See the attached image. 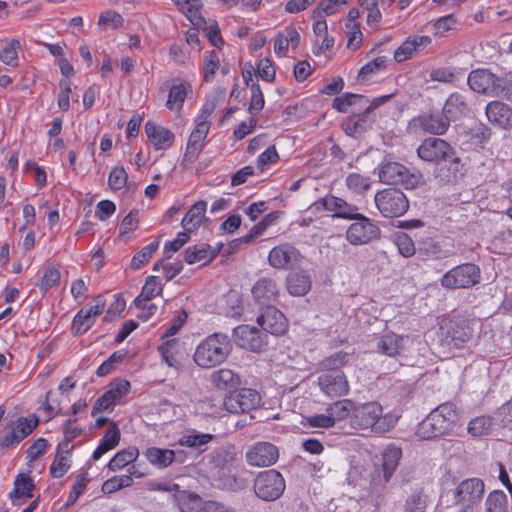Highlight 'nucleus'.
<instances>
[{"label":"nucleus","mask_w":512,"mask_h":512,"mask_svg":"<svg viewBox=\"0 0 512 512\" xmlns=\"http://www.w3.org/2000/svg\"><path fill=\"white\" fill-rule=\"evenodd\" d=\"M232 349L233 344L228 335L213 333L197 345L193 359L200 368H214L227 360Z\"/></svg>","instance_id":"nucleus-1"},{"label":"nucleus","mask_w":512,"mask_h":512,"mask_svg":"<svg viewBox=\"0 0 512 512\" xmlns=\"http://www.w3.org/2000/svg\"><path fill=\"white\" fill-rule=\"evenodd\" d=\"M457 421L458 413L455 405L441 404L419 423L416 435L423 440L441 436L452 430Z\"/></svg>","instance_id":"nucleus-2"},{"label":"nucleus","mask_w":512,"mask_h":512,"mask_svg":"<svg viewBox=\"0 0 512 512\" xmlns=\"http://www.w3.org/2000/svg\"><path fill=\"white\" fill-rule=\"evenodd\" d=\"M474 334L471 322L462 317L444 318L440 322L438 340L440 345L452 351L464 348Z\"/></svg>","instance_id":"nucleus-3"},{"label":"nucleus","mask_w":512,"mask_h":512,"mask_svg":"<svg viewBox=\"0 0 512 512\" xmlns=\"http://www.w3.org/2000/svg\"><path fill=\"white\" fill-rule=\"evenodd\" d=\"M448 120L439 112H424L413 117L407 126L410 134L443 135L449 128Z\"/></svg>","instance_id":"nucleus-4"},{"label":"nucleus","mask_w":512,"mask_h":512,"mask_svg":"<svg viewBox=\"0 0 512 512\" xmlns=\"http://www.w3.org/2000/svg\"><path fill=\"white\" fill-rule=\"evenodd\" d=\"M375 204L384 217H399L409 208L405 194L394 188L384 189L376 193Z\"/></svg>","instance_id":"nucleus-5"},{"label":"nucleus","mask_w":512,"mask_h":512,"mask_svg":"<svg viewBox=\"0 0 512 512\" xmlns=\"http://www.w3.org/2000/svg\"><path fill=\"white\" fill-rule=\"evenodd\" d=\"M480 269L472 263L459 265L441 278V285L448 289L469 288L479 282Z\"/></svg>","instance_id":"nucleus-6"},{"label":"nucleus","mask_w":512,"mask_h":512,"mask_svg":"<svg viewBox=\"0 0 512 512\" xmlns=\"http://www.w3.org/2000/svg\"><path fill=\"white\" fill-rule=\"evenodd\" d=\"M254 490L265 501L276 500L285 490L284 478L274 469L261 472L255 479Z\"/></svg>","instance_id":"nucleus-7"},{"label":"nucleus","mask_w":512,"mask_h":512,"mask_svg":"<svg viewBox=\"0 0 512 512\" xmlns=\"http://www.w3.org/2000/svg\"><path fill=\"white\" fill-rule=\"evenodd\" d=\"M357 216L352 219L355 220L346 231L347 241L354 245L360 246L370 243L378 239L380 236V229L369 218L357 213Z\"/></svg>","instance_id":"nucleus-8"},{"label":"nucleus","mask_w":512,"mask_h":512,"mask_svg":"<svg viewBox=\"0 0 512 512\" xmlns=\"http://www.w3.org/2000/svg\"><path fill=\"white\" fill-rule=\"evenodd\" d=\"M417 154L423 161L439 163L452 160L455 152L447 141L441 138L428 137L417 148Z\"/></svg>","instance_id":"nucleus-9"},{"label":"nucleus","mask_w":512,"mask_h":512,"mask_svg":"<svg viewBox=\"0 0 512 512\" xmlns=\"http://www.w3.org/2000/svg\"><path fill=\"white\" fill-rule=\"evenodd\" d=\"M260 395L254 389L243 388L231 392L224 398V408L232 414L249 413L260 404Z\"/></svg>","instance_id":"nucleus-10"},{"label":"nucleus","mask_w":512,"mask_h":512,"mask_svg":"<svg viewBox=\"0 0 512 512\" xmlns=\"http://www.w3.org/2000/svg\"><path fill=\"white\" fill-rule=\"evenodd\" d=\"M304 256L289 243H283L272 248L268 255L271 267L278 270L294 269L301 265Z\"/></svg>","instance_id":"nucleus-11"},{"label":"nucleus","mask_w":512,"mask_h":512,"mask_svg":"<svg viewBox=\"0 0 512 512\" xmlns=\"http://www.w3.org/2000/svg\"><path fill=\"white\" fill-rule=\"evenodd\" d=\"M318 385L321 392L330 398L346 396L350 390L346 375L339 369H329L320 374Z\"/></svg>","instance_id":"nucleus-12"},{"label":"nucleus","mask_w":512,"mask_h":512,"mask_svg":"<svg viewBox=\"0 0 512 512\" xmlns=\"http://www.w3.org/2000/svg\"><path fill=\"white\" fill-rule=\"evenodd\" d=\"M484 492L485 485L480 478H468L455 488L454 498L457 504L472 507L481 501Z\"/></svg>","instance_id":"nucleus-13"},{"label":"nucleus","mask_w":512,"mask_h":512,"mask_svg":"<svg viewBox=\"0 0 512 512\" xmlns=\"http://www.w3.org/2000/svg\"><path fill=\"white\" fill-rule=\"evenodd\" d=\"M249 465L267 467L276 463L279 453L275 445L269 442H258L248 448L245 454Z\"/></svg>","instance_id":"nucleus-14"},{"label":"nucleus","mask_w":512,"mask_h":512,"mask_svg":"<svg viewBox=\"0 0 512 512\" xmlns=\"http://www.w3.org/2000/svg\"><path fill=\"white\" fill-rule=\"evenodd\" d=\"M210 130V122L195 121V128L190 134L182 163L193 164L204 148V141Z\"/></svg>","instance_id":"nucleus-15"},{"label":"nucleus","mask_w":512,"mask_h":512,"mask_svg":"<svg viewBox=\"0 0 512 512\" xmlns=\"http://www.w3.org/2000/svg\"><path fill=\"white\" fill-rule=\"evenodd\" d=\"M311 208L315 211H330L333 212V217L351 219L357 212V207L347 203L345 200L327 195L315 201Z\"/></svg>","instance_id":"nucleus-16"},{"label":"nucleus","mask_w":512,"mask_h":512,"mask_svg":"<svg viewBox=\"0 0 512 512\" xmlns=\"http://www.w3.org/2000/svg\"><path fill=\"white\" fill-rule=\"evenodd\" d=\"M105 308V300L97 296L93 304L89 307H83L74 317L72 323V333L81 335L85 333L95 322L96 317L102 313Z\"/></svg>","instance_id":"nucleus-17"},{"label":"nucleus","mask_w":512,"mask_h":512,"mask_svg":"<svg viewBox=\"0 0 512 512\" xmlns=\"http://www.w3.org/2000/svg\"><path fill=\"white\" fill-rule=\"evenodd\" d=\"M234 341L237 346L253 352H260L266 341L263 334L255 327L240 325L233 330Z\"/></svg>","instance_id":"nucleus-18"},{"label":"nucleus","mask_w":512,"mask_h":512,"mask_svg":"<svg viewBox=\"0 0 512 512\" xmlns=\"http://www.w3.org/2000/svg\"><path fill=\"white\" fill-rule=\"evenodd\" d=\"M410 342L409 336L388 332L377 339L375 351L389 357H395L406 351Z\"/></svg>","instance_id":"nucleus-19"},{"label":"nucleus","mask_w":512,"mask_h":512,"mask_svg":"<svg viewBox=\"0 0 512 512\" xmlns=\"http://www.w3.org/2000/svg\"><path fill=\"white\" fill-rule=\"evenodd\" d=\"M257 323L264 331L276 336L284 334L287 330L284 314L273 306L267 307L265 312L257 318Z\"/></svg>","instance_id":"nucleus-20"},{"label":"nucleus","mask_w":512,"mask_h":512,"mask_svg":"<svg viewBox=\"0 0 512 512\" xmlns=\"http://www.w3.org/2000/svg\"><path fill=\"white\" fill-rule=\"evenodd\" d=\"M487 119L495 126L503 129L512 127V108L500 101H491L485 110Z\"/></svg>","instance_id":"nucleus-21"},{"label":"nucleus","mask_w":512,"mask_h":512,"mask_svg":"<svg viewBox=\"0 0 512 512\" xmlns=\"http://www.w3.org/2000/svg\"><path fill=\"white\" fill-rule=\"evenodd\" d=\"M252 294L259 304H269L277 300L279 287L274 279L263 277L253 285Z\"/></svg>","instance_id":"nucleus-22"},{"label":"nucleus","mask_w":512,"mask_h":512,"mask_svg":"<svg viewBox=\"0 0 512 512\" xmlns=\"http://www.w3.org/2000/svg\"><path fill=\"white\" fill-rule=\"evenodd\" d=\"M382 413L383 408L379 403L369 402L355 407L354 418L359 427L373 430L377 419Z\"/></svg>","instance_id":"nucleus-23"},{"label":"nucleus","mask_w":512,"mask_h":512,"mask_svg":"<svg viewBox=\"0 0 512 512\" xmlns=\"http://www.w3.org/2000/svg\"><path fill=\"white\" fill-rule=\"evenodd\" d=\"M145 132L150 144L156 150L168 149L173 144L174 134L165 127L157 126L148 121L145 124Z\"/></svg>","instance_id":"nucleus-24"},{"label":"nucleus","mask_w":512,"mask_h":512,"mask_svg":"<svg viewBox=\"0 0 512 512\" xmlns=\"http://www.w3.org/2000/svg\"><path fill=\"white\" fill-rule=\"evenodd\" d=\"M494 81H496V75L485 69L474 70L468 76V85L473 91L489 96L494 91Z\"/></svg>","instance_id":"nucleus-25"},{"label":"nucleus","mask_w":512,"mask_h":512,"mask_svg":"<svg viewBox=\"0 0 512 512\" xmlns=\"http://www.w3.org/2000/svg\"><path fill=\"white\" fill-rule=\"evenodd\" d=\"M34 489L35 484L29 475L23 473L18 474L14 480V489L9 493L12 504L20 506L23 503L21 499L26 500L32 498Z\"/></svg>","instance_id":"nucleus-26"},{"label":"nucleus","mask_w":512,"mask_h":512,"mask_svg":"<svg viewBox=\"0 0 512 512\" xmlns=\"http://www.w3.org/2000/svg\"><path fill=\"white\" fill-rule=\"evenodd\" d=\"M431 42L429 36L413 35L409 36L394 52V59L397 62H403L412 57L420 48L426 47Z\"/></svg>","instance_id":"nucleus-27"},{"label":"nucleus","mask_w":512,"mask_h":512,"mask_svg":"<svg viewBox=\"0 0 512 512\" xmlns=\"http://www.w3.org/2000/svg\"><path fill=\"white\" fill-rule=\"evenodd\" d=\"M210 463L219 469L230 470L239 464L238 453L235 446L227 445L212 452Z\"/></svg>","instance_id":"nucleus-28"},{"label":"nucleus","mask_w":512,"mask_h":512,"mask_svg":"<svg viewBox=\"0 0 512 512\" xmlns=\"http://www.w3.org/2000/svg\"><path fill=\"white\" fill-rule=\"evenodd\" d=\"M408 171L407 169L395 162L383 164L379 171V179L386 184L398 185L408 184Z\"/></svg>","instance_id":"nucleus-29"},{"label":"nucleus","mask_w":512,"mask_h":512,"mask_svg":"<svg viewBox=\"0 0 512 512\" xmlns=\"http://www.w3.org/2000/svg\"><path fill=\"white\" fill-rule=\"evenodd\" d=\"M468 110L469 108L465 97L459 93H453L447 98L442 109V114L450 124L451 121H455L466 115Z\"/></svg>","instance_id":"nucleus-30"},{"label":"nucleus","mask_w":512,"mask_h":512,"mask_svg":"<svg viewBox=\"0 0 512 512\" xmlns=\"http://www.w3.org/2000/svg\"><path fill=\"white\" fill-rule=\"evenodd\" d=\"M192 92V87L188 82L176 81L169 89L168 99L166 101V108L170 111L179 112L185 99L189 93Z\"/></svg>","instance_id":"nucleus-31"},{"label":"nucleus","mask_w":512,"mask_h":512,"mask_svg":"<svg viewBox=\"0 0 512 512\" xmlns=\"http://www.w3.org/2000/svg\"><path fill=\"white\" fill-rule=\"evenodd\" d=\"M173 500L181 512H204L206 505L197 494L184 490L173 493Z\"/></svg>","instance_id":"nucleus-32"},{"label":"nucleus","mask_w":512,"mask_h":512,"mask_svg":"<svg viewBox=\"0 0 512 512\" xmlns=\"http://www.w3.org/2000/svg\"><path fill=\"white\" fill-rule=\"evenodd\" d=\"M310 275L305 271L290 273L286 278L288 292L293 296H304L311 289Z\"/></svg>","instance_id":"nucleus-33"},{"label":"nucleus","mask_w":512,"mask_h":512,"mask_svg":"<svg viewBox=\"0 0 512 512\" xmlns=\"http://www.w3.org/2000/svg\"><path fill=\"white\" fill-rule=\"evenodd\" d=\"M120 429L117 424L111 422L109 428L107 429L105 435L101 439L98 447L92 454V459L94 461L99 460L105 453L114 449L120 442Z\"/></svg>","instance_id":"nucleus-34"},{"label":"nucleus","mask_w":512,"mask_h":512,"mask_svg":"<svg viewBox=\"0 0 512 512\" xmlns=\"http://www.w3.org/2000/svg\"><path fill=\"white\" fill-rule=\"evenodd\" d=\"M206 209V201L200 200L196 202L182 219L181 225L183 229L190 232L196 230L205 218Z\"/></svg>","instance_id":"nucleus-35"},{"label":"nucleus","mask_w":512,"mask_h":512,"mask_svg":"<svg viewBox=\"0 0 512 512\" xmlns=\"http://www.w3.org/2000/svg\"><path fill=\"white\" fill-rule=\"evenodd\" d=\"M402 457V450L396 445H389L382 453V467L385 482H388L399 465Z\"/></svg>","instance_id":"nucleus-36"},{"label":"nucleus","mask_w":512,"mask_h":512,"mask_svg":"<svg viewBox=\"0 0 512 512\" xmlns=\"http://www.w3.org/2000/svg\"><path fill=\"white\" fill-rule=\"evenodd\" d=\"M218 251L216 249L211 248L207 244H199L193 247H189L185 251V261L188 264H195L198 262L208 263L213 260Z\"/></svg>","instance_id":"nucleus-37"},{"label":"nucleus","mask_w":512,"mask_h":512,"mask_svg":"<svg viewBox=\"0 0 512 512\" xmlns=\"http://www.w3.org/2000/svg\"><path fill=\"white\" fill-rule=\"evenodd\" d=\"M210 378L213 385L221 390L234 388L240 383V377L231 369L226 368L214 371Z\"/></svg>","instance_id":"nucleus-38"},{"label":"nucleus","mask_w":512,"mask_h":512,"mask_svg":"<svg viewBox=\"0 0 512 512\" xmlns=\"http://www.w3.org/2000/svg\"><path fill=\"white\" fill-rule=\"evenodd\" d=\"M145 457L152 465L166 468L173 463L175 452L170 449L150 447L145 451Z\"/></svg>","instance_id":"nucleus-39"},{"label":"nucleus","mask_w":512,"mask_h":512,"mask_svg":"<svg viewBox=\"0 0 512 512\" xmlns=\"http://www.w3.org/2000/svg\"><path fill=\"white\" fill-rule=\"evenodd\" d=\"M162 292V286L157 277L149 276L141 290V293L135 298L136 307H144L145 301H150Z\"/></svg>","instance_id":"nucleus-40"},{"label":"nucleus","mask_w":512,"mask_h":512,"mask_svg":"<svg viewBox=\"0 0 512 512\" xmlns=\"http://www.w3.org/2000/svg\"><path fill=\"white\" fill-rule=\"evenodd\" d=\"M214 438V435L209 433H201L197 430L189 431L181 436L179 444L181 446L202 450Z\"/></svg>","instance_id":"nucleus-41"},{"label":"nucleus","mask_w":512,"mask_h":512,"mask_svg":"<svg viewBox=\"0 0 512 512\" xmlns=\"http://www.w3.org/2000/svg\"><path fill=\"white\" fill-rule=\"evenodd\" d=\"M355 403L350 399L336 401L329 405L326 412L333 417V423L346 419L352 412H355Z\"/></svg>","instance_id":"nucleus-42"},{"label":"nucleus","mask_w":512,"mask_h":512,"mask_svg":"<svg viewBox=\"0 0 512 512\" xmlns=\"http://www.w3.org/2000/svg\"><path fill=\"white\" fill-rule=\"evenodd\" d=\"M61 279V264L49 263L43 272V276L39 283V288L42 293H46L50 288L60 282Z\"/></svg>","instance_id":"nucleus-43"},{"label":"nucleus","mask_w":512,"mask_h":512,"mask_svg":"<svg viewBox=\"0 0 512 512\" xmlns=\"http://www.w3.org/2000/svg\"><path fill=\"white\" fill-rule=\"evenodd\" d=\"M508 499L501 490H494L489 493L485 501L486 512H509Z\"/></svg>","instance_id":"nucleus-44"},{"label":"nucleus","mask_w":512,"mask_h":512,"mask_svg":"<svg viewBox=\"0 0 512 512\" xmlns=\"http://www.w3.org/2000/svg\"><path fill=\"white\" fill-rule=\"evenodd\" d=\"M138 456L139 451L137 448L121 450L109 461L108 468L111 471L122 469L128 464L134 462Z\"/></svg>","instance_id":"nucleus-45"},{"label":"nucleus","mask_w":512,"mask_h":512,"mask_svg":"<svg viewBox=\"0 0 512 512\" xmlns=\"http://www.w3.org/2000/svg\"><path fill=\"white\" fill-rule=\"evenodd\" d=\"M493 427V420L488 416H479L472 419L468 424V433L473 437L488 435Z\"/></svg>","instance_id":"nucleus-46"},{"label":"nucleus","mask_w":512,"mask_h":512,"mask_svg":"<svg viewBox=\"0 0 512 512\" xmlns=\"http://www.w3.org/2000/svg\"><path fill=\"white\" fill-rule=\"evenodd\" d=\"M245 81L251 90L249 112L257 113L263 109L264 104H265L262 90H261L259 84L253 80L251 75L248 78L245 77Z\"/></svg>","instance_id":"nucleus-47"},{"label":"nucleus","mask_w":512,"mask_h":512,"mask_svg":"<svg viewBox=\"0 0 512 512\" xmlns=\"http://www.w3.org/2000/svg\"><path fill=\"white\" fill-rule=\"evenodd\" d=\"M39 419L35 414H30L26 417H19L15 421V426L13 430L21 437V439H25L29 436L38 426Z\"/></svg>","instance_id":"nucleus-48"},{"label":"nucleus","mask_w":512,"mask_h":512,"mask_svg":"<svg viewBox=\"0 0 512 512\" xmlns=\"http://www.w3.org/2000/svg\"><path fill=\"white\" fill-rule=\"evenodd\" d=\"M130 389V383L124 379H118L110 383L108 390L105 392L106 396L116 406L124 396L127 395Z\"/></svg>","instance_id":"nucleus-49"},{"label":"nucleus","mask_w":512,"mask_h":512,"mask_svg":"<svg viewBox=\"0 0 512 512\" xmlns=\"http://www.w3.org/2000/svg\"><path fill=\"white\" fill-rule=\"evenodd\" d=\"M368 114L353 115L344 123V130L347 135L355 136L365 132L369 126Z\"/></svg>","instance_id":"nucleus-50"},{"label":"nucleus","mask_w":512,"mask_h":512,"mask_svg":"<svg viewBox=\"0 0 512 512\" xmlns=\"http://www.w3.org/2000/svg\"><path fill=\"white\" fill-rule=\"evenodd\" d=\"M159 247V241L150 243L143 247L137 254H135L131 260V268L138 270L149 262L153 254Z\"/></svg>","instance_id":"nucleus-51"},{"label":"nucleus","mask_w":512,"mask_h":512,"mask_svg":"<svg viewBox=\"0 0 512 512\" xmlns=\"http://www.w3.org/2000/svg\"><path fill=\"white\" fill-rule=\"evenodd\" d=\"M378 2L379 0H358L360 7L367 11L366 22L372 28H375L382 18Z\"/></svg>","instance_id":"nucleus-52"},{"label":"nucleus","mask_w":512,"mask_h":512,"mask_svg":"<svg viewBox=\"0 0 512 512\" xmlns=\"http://www.w3.org/2000/svg\"><path fill=\"white\" fill-rule=\"evenodd\" d=\"M346 185L351 191L362 194L370 189L371 181L369 177L358 173H350L346 178Z\"/></svg>","instance_id":"nucleus-53"},{"label":"nucleus","mask_w":512,"mask_h":512,"mask_svg":"<svg viewBox=\"0 0 512 512\" xmlns=\"http://www.w3.org/2000/svg\"><path fill=\"white\" fill-rule=\"evenodd\" d=\"M21 45L19 40L12 39L0 52V60L9 66L15 67L18 63V49Z\"/></svg>","instance_id":"nucleus-54"},{"label":"nucleus","mask_w":512,"mask_h":512,"mask_svg":"<svg viewBox=\"0 0 512 512\" xmlns=\"http://www.w3.org/2000/svg\"><path fill=\"white\" fill-rule=\"evenodd\" d=\"M132 483L133 479L130 475L115 476L103 483L102 491L106 494H111L122 488L131 486Z\"/></svg>","instance_id":"nucleus-55"},{"label":"nucleus","mask_w":512,"mask_h":512,"mask_svg":"<svg viewBox=\"0 0 512 512\" xmlns=\"http://www.w3.org/2000/svg\"><path fill=\"white\" fill-rule=\"evenodd\" d=\"M394 243L398 248L399 253L408 258L414 255L415 245L410 236L406 233L400 232L395 234Z\"/></svg>","instance_id":"nucleus-56"},{"label":"nucleus","mask_w":512,"mask_h":512,"mask_svg":"<svg viewBox=\"0 0 512 512\" xmlns=\"http://www.w3.org/2000/svg\"><path fill=\"white\" fill-rule=\"evenodd\" d=\"M458 24V21L453 15H446L439 18L433 24L434 34L436 36H446L450 31L454 30Z\"/></svg>","instance_id":"nucleus-57"},{"label":"nucleus","mask_w":512,"mask_h":512,"mask_svg":"<svg viewBox=\"0 0 512 512\" xmlns=\"http://www.w3.org/2000/svg\"><path fill=\"white\" fill-rule=\"evenodd\" d=\"M128 180V174L125 171L124 167L117 166L114 167L108 177V185L109 187L114 190H120L122 189Z\"/></svg>","instance_id":"nucleus-58"},{"label":"nucleus","mask_w":512,"mask_h":512,"mask_svg":"<svg viewBox=\"0 0 512 512\" xmlns=\"http://www.w3.org/2000/svg\"><path fill=\"white\" fill-rule=\"evenodd\" d=\"M364 99L363 96L353 93H345L333 100L332 107L339 112H347L349 106L356 104Z\"/></svg>","instance_id":"nucleus-59"},{"label":"nucleus","mask_w":512,"mask_h":512,"mask_svg":"<svg viewBox=\"0 0 512 512\" xmlns=\"http://www.w3.org/2000/svg\"><path fill=\"white\" fill-rule=\"evenodd\" d=\"M177 342L174 339L167 340L165 343L160 345L159 352L163 360L170 366L174 367L177 364L176 353H177Z\"/></svg>","instance_id":"nucleus-60"},{"label":"nucleus","mask_w":512,"mask_h":512,"mask_svg":"<svg viewBox=\"0 0 512 512\" xmlns=\"http://www.w3.org/2000/svg\"><path fill=\"white\" fill-rule=\"evenodd\" d=\"M219 67V57L215 51L205 54L204 57V79L209 82L213 79L216 70Z\"/></svg>","instance_id":"nucleus-61"},{"label":"nucleus","mask_w":512,"mask_h":512,"mask_svg":"<svg viewBox=\"0 0 512 512\" xmlns=\"http://www.w3.org/2000/svg\"><path fill=\"white\" fill-rule=\"evenodd\" d=\"M493 92L491 97L502 96L506 99L512 97V82L506 78H499L496 76V81L493 84Z\"/></svg>","instance_id":"nucleus-62"},{"label":"nucleus","mask_w":512,"mask_h":512,"mask_svg":"<svg viewBox=\"0 0 512 512\" xmlns=\"http://www.w3.org/2000/svg\"><path fill=\"white\" fill-rule=\"evenodd\" d=\"M397 420L398 417L394 414L387 413L383 415L382 413L377 419L372 431L376 433L388 432L396 425Z\"/></svg>","instance_id":"nucleus-63"},{"label":"nucleus","mask_w":512,"mask_h":512,"mask_svg":"<svg viewBox=\"0 0 512 512\" xmlns=\"http://www.w3.org/2000/svg\"><path fill=\"white\" fill-rule=\"evenodd\" d=\"M385 64H386V57H384V56L377 57V58L371 60L370 62H368L367 64H365L360 69V71L358 73V77L365 79L368 75L376 73V72L380 71L381 69H383L385 67Z\"/></svg>","instance_id":"nucleus-64"}]
</instances>
